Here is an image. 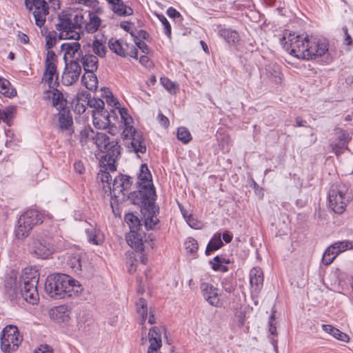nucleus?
Returning a JSON list of instances; mask_svg holds the SVG:
<instances>
[{
  "instance_id": "obj_21",
  "label": "nucleus",
  "mask_w": 353,
  "mask_h": 353,
  "mask_svg": "<svg viewBox=\"0 0 353 353\" xmlns=\"http://www.w3.org/2000/svg\"><path fill=\"white\" fill-rule=\"evenodd\" d=\"M20 294L26 302L32 305L37 304L39 300L37 284L20 285Z\"/></svg>"
},
{
  "instance_id": "obj_23",
  "label": "nucleus",
  "mask_w": 353,
  "mask_h": 353,
  "mask_svg": "<svg viewBox=\"0 0 353 353\" xmlns=\"http://www.w3.org/2000/svg\"><path fill=\"white\" fill-rule=\"evenodd\" d=\"M348 141L349 134L342 131L338 137L330 143L332 152H334L336 156L341 155L345 150H347V145Z\"/></svg>"
},
{
  "instance_id": "obj_44",
  "label": "nucleus",
  "mask_w": 353,
  "mask_h": 353,
  "mask_svg": "<svg viewBox=\"0 0 353 353\" xmlns=\"http://www.w3.org/2000/svg\"><path fill=\"white\" fill-rule=\"evenodd\" d=\"M89 21L85 24V28L88 32L93 33L96 32L101 24V19L93 12H89Z\"/></svg>"
},
{
  "instance_id": "obj_41",
  "label": "nucleus",
  "mask_w": 353,
  "mask_h": 353,
  "mask_svg": "<svg viewBox=\"0 0 353 353\" xmlns=\"http://www.w3.org/2000/svg\"><path fill=\"white\" fill-rule=\"evenodd\" d=\"M112 10L119 16H129L132 14V10L126 6L122 0L115 1L111 4Z\"/></svg>"
},
{
  "instance_id": "obj_27",
  "label": "nucleus",
  "mask_w": 353,
  "mask_h": 353,
  "mask_svg": "<svg viewBox=\"0 0 353 353\" xmlns=\"http://www.w3.org/2000/svg\"><path fill=\"white\" fill-rule=\"evenodd\" d=\"M39 274L35 267H27L23 270L20 277V285L38 284Z\"/></svg>"
},
{
  "instance_id": "obj_16",
  "label": "nucleus",
  "mask_w": 353,
  "mask_h": 353,
  "mask_svg": "<svg viewBox=\"0 0 353 353\" xmlns=\"http://www.w3.org/2000/svg\"><path fill=\"white\" fill-rule=\"evenodd\" d=\"M92 123L94 126L99 130L106 129L110 126V117L116 116L115 110L92 111Z\"/></svg>"
},
{
  "instance_id": "obj_32",
  "label": "nucleus",
  "mask_w": 353,
  "mask_h": 353,
  "mask_svg": "<svg viewBox=\"0 0 353 353\" xmlns=\"http://www.w3.org/2000/svg\"><path fill=\"white\" fill-rule=\"evenodd\" d=\"M88 240L94 245H100L104 241V235L99 229L93 228L92 225L85 229Z\"/></svg>"
},
{
  "instance_id": "obj_47",
  "label": "nucleus",
  "mask_w": 353,
  "mask_h": 353,
  "mask_svg": "<svg viewBox=\"0 0 353 353\" xmlns=\"http://www.w3.org/2000/svg\"><path fill=\"white\" fill-rule=\"evenodd\" d=\"M160 82L163 88L171 94H176L179 91L178 85L168 77H161Z\"/></svg>"
},
{
  "instance_id": "obj_50",
  "label": "nucleus",
  "mask_w": 353,
  "mask_h": 353,
  "mask_svg": "<svg viewBox=\"0 0 353 353\" xmlns=\"http://www.w3.org/2000/svg\"><path fill=\"white\" fill-rule=\"evenodd\" d=\"M125 221L128 225L130 230L141 229L140 221L132 213H128L125 216Z\"/></svg>"
},
{
  "instance_id": "obj_17",
  "label": "nucleus",
  "mask_w": 353,
  "mask_h": 353,
  "mask_svg": "<svg viewBox=\"0 0 353 353\" xmlns=\"http://www.w3.org/2000/svg\"><path fill=\"white\" fill-rule=\"evenodd\" d=\"M201 294L205 300L211 305L218 307L220 303L218 288L209 283H202L200 286Z\"/></svg>"
},
{
  "instance_id": "obj_26",
  "label": "nucleus",
  "mask_w": 353,
  "mask_h": 353,
  "mask_svg": "<svg viewBox=\"0 0 353 353\" xmlns=\"http://www.w3.org/2000/svg\"><path fill=\"white\" fill-rule=\"evenodd\" d=\"M4 289L10 300H13L17 294V274L15 272H11L6 276Z\"/></svg>"
},
{
  "instance_id": "obj_60",
  "label": "nucleus",
  "mask_w": 353,
  "mask_h": 353,
  "mask_svg": "<svg viewBox=\"0 0 353 353\" xmlns=\"http://www.w3.org/2000/svg\"><path fill=\"white\" fill-rule=\"evenodd\" d=\"M128 272L130 274L134 273L137 268V259L134 256H130L126 261Z\"/></svg>"
},
{
  "instance_id": "obj_1",
  "label": "nucleus",
  "mask_w": 353,
  "mask_h": 353,
  "mask_svg": "<svg viewBox=\"0 0 353 353\" xmlns=\"http://www.w3.org/2000/svg\"><path fill=\"white\" fill-rule=\"evenodd\" d=\"M46 293L52 298L65 299L79 296L83 288L72 276L65 274L49 275L45 283Z\"/></svg>"
},
{
  "instance_id": "obj_28",
  "label": "nucleus",
  "mask_w": 353,
  "mask_h": 353,
  "mask_svg": "<svg viewBox=\"0 0 353 353\" xmlns=\"http://www.w3.org/2000/svg\"><path fill=\"white\" fill-rule=\"evenodd\" d=\"M311 45V50H312V51H316V52H314L312 59L322 57L328 50V43L325 39H319L312 36Z\"/></svg>"
},
{
  "instance_id": "obj_37",
  "label": "nucleus",
  "mask_w": 353,
  "mask_h": 353,
  "mask_svg": "<svg viewBox=\"0 0 353 353\" xmlns=\"http://www.w3.org/2000/svg\"><path fill=\"white\" fill-rule=\"evenodd\" d=\"M81 81L87 89L91 91L97 89L98 79L94 72H85Z\"/></svg>"
},
{
  "instance_id": "obj_35",
  "label": "nucleus",
  "mask_w": 353,
  "mask_h": 353,
  "mask_svg": "<svg viewBox=\"0 0 353 353\" xmlns=\"http://www.w3.org/2000/svg\"><path fill=\"white\" fill-rule=\"evenodd\" d=\"M323 330L332 336L337 340L341 341L343 342H347L350 339V337L345 333L341 332L336 327L332 326V325H322Z\"/></svg>"
},
{
  "instance_id": "obj_13",
  "label": "nucleus",
  "mask_w": 353,
  "mask_h": 353,
  "mask_svg": "<svg viewBox=\"0 0 353 353\" xmlns=\"http://www.w3.org/2000/svg\"><path fill=\"white\" fill-rule=\"evenodd\" d=\"M31 250L37 256L47 259L53 254L54 246L46 239H35L32 242Z\"/></svg>"
},
{
  "instance_id": "obj_40",
  "label": "nucleus",
  "mask_w": 353,
  "mask_h": 353,
  "mask_svg": "<svg viewBox=\"0 0 353 353\" xmlns=\"http://www.w3.org/2000/svg\"><path fill=\"white\" fill-rule=\"evenodd\" d=\"M223 245L220 232L215 233L211 238L205 249V254L210 255L212 252L219 250Z\"/></svg>"
},
{
  "instance_id": "obj_5",
  "label": "nucleus",
  "mask_w": 353,
  "mask_h": 353,
  "mask_svg": "<svg viewBox=\"0 0 353 353\" xmlns=\"http://www.w3.org/2000/svg\"><path fill=\"white\" fill-rule=\"evenodd\" d=\"M57 43V32H49L46 36V47L48 50L45 60V71L43 75V81L48 83L50 87H54L57 83L59 74L57 70V57L51 50Z\"/></svg>"
},
{
  "instance_id": "obj_18",
  "label": "nucleus",
  "mask_w": 353,
  "mask_h": 353,
  "mask_svg": "<svg viewBox=\"0 0 353 353\" xmlns=\"http://www.w3.org/2000/svg\"><path fill=\"white\" fill-rule=\"evenodd\" d=\"M131 182L130 178L125 175L120 174L114 178L113 183L111 184V193L115 197H119L121 195L125 194V191L130 188Z\"/></svg>"
},
{
  "instance_id": "obj_64",
  "label": "nucleus",
  "mask_w": 353,
  "mask_h": 353,
  "mask_svg": "<svg viewBox=\"0 0 353 353\" xmlns=\"http://www.w3.org/2000/svg\"><path fill=\"white\" fill-rule=\"evenodd\" d=\"M34 353H52V350L47 345H42L36 349Z\"/></svg>"
},
{
  "instance_id": "obj_43",
  "label": "nucleus",
  "mask_w": 353,
  "mask_h": 353,
  "mask_svg": "<svg viewBox=\"0 0 353 353\" xmlns=\"http://www.w3.org/2000/svg\"><path fill=\"white\" fill-rule=\"evenodd\" d=\"M0 93L7 97H12L16 95L17 92L8 80L0 77Z\"/></svg>"
},
{
  "instance_id": "obj_36",
  "label": "nucleus",
  "mask_w": 353,
  "mask_h": 353,
  "mask_svg": "<svg viewBox=\"0 0 353 353\" xmlns=\"http://www.w3.org/2000/svg\"><path fill=\"white\" fill-rule=\"evenodd\" d=\"M59 124L62 130H68L72 124V117L68 109L59 110Z\"/></svg>"
},
{
  "instance_id": "obj_19",
  "label": "nucleus",
  "mask_w": 353,
  "mask_h": 353,
  "mask_svg": "<svg viewBox=\"0 0 353 353\" xmlns=\"http://www.w3.org/2000/svg\"><path fill=\"white\" fill-rule=\"evenodd\" d=\"M145 233L141 230H130L126 235V241L128 244L136 252H143V237Z\"/></svg>"
},
{
  "instance_id": "obj_46",
  "label": "nucleus",
  "mask_w": 353,
  "mask_h": 353,
  "mask_svg": "<svg viewBox=\"0 0 353 353\" xmlns=\"http://www.w3.org/2000/svg\"><path fill=\"white\" fill-rule=\"evenodd\" d=\"M96 133L90 127H85L80 132V141L86 144L89 141L93 143Z\"/></svg>"
},
{
  "instance_id": "obj_54",
  "label": "nucleus",
  "mask_w": 353,
  "mask_h": 353,
  "mask_svg": "<svg viewBox=\"0 0 353 353\" xmlns=\"http://www.w3.org/2000/svg\"><path fill=\"white\" fill-rule=\"evenodd\" d=\"M184 246L186 252L192 254H196L199 248L197 241L192 237H188L185 240Z\"/></svg>"
},
{
  "instance_id": "obj_7",
  "label": "nucleus",
  "mask_w": 353,
  "mask_h": 353,
  "mask_svg": "<svg viewBox=\"0 0 353 353\" xmlns=\"http://www.w3.org/2000/svg\"><path fill=\"white\" fill-rule=\"evenodd\" d=\"M83 17L76 15L75 22L66 14L60 15L59 17V22L56 24V28L59 32L60 39H74L79 40L80 39V31L81 26L79 21H81Z\"/></svg>"
},
{
  "instance_id": "obj_25",
  "label": "nucleus",
  "mask_w": 353,
  "mask_h": 353,
  "mask_svg": "<svg viewBox=\"0 0 353 353\" xmlns=\"http://www.w3.org/2000/svg\"><path fill=\"white\" fill-rule=\"evenodd\" d=\"M70 310L65 305L57 306L50 311L51 317L58 323H68L70 320Z\"/></svg>"
},
{
  "instance_id": "obj_48",
  "label": "nucleus",
  "mask_w": 353,
  "mask_h": 353,
  "mask_svg": "<svg viewBox=\"0 0 353 353\" xmlns=\"http://www.w3.org/2000/svg\"><path fill=\"white\" fill-rule=\"evenodd\" d=\"M31 230L30 227L18 222V225L14 231L15 236L19 240H23L29 235Z\"/></svg>"
},
{
  "instance_id": "obj_24",
  "label": "nucleus",
  "mask_w": 353,
  "mask_h": 353,
  "mask_svg": "<svg viewBox=\"0 0 353 353\" xmlns=\"http://www.w3.org/2000/svg\"><path fill=\"white\" fill-rule=\"evenodd\" d=\"M19 223L27 225L32 230L36 225L42 223V217L37 210H30L20 216Z\"/></svg>"
},
{
  "instance_id": "obj_59",
  "label": "nucleus",
  "mask_w": 353,
  "mask_h": 353,
  "mask_svg": "<svg viewBox=\"0 0 353 353\" xmlns=\"http://www.w3.org/2000/svg\"><path fill=\"white\" fill-rule=\"evenodd\" d=\"M13 112L14 109L12 108H7L2 113H1V120H3L4 122L10 125V123L12 119Z\"/></svg>"
},
{
  "instance_id": "obj_20",
  "label": "nucleus",
  "mask_w": 353,
  "mask_h": 353,
  "mask_svg": "<svg viewBox=\"0 0 353 353\" xmlns=\"http://www.w3.org/2000/svg\"><path fill=\"white\" fill-rule=\"evenodd\" d=\"M139 188V196L141 202L148 207L154 206L157 195L153 184L140 185Z\"/></svg>"
},
{
  "instance_id": "obj_31",
  "label": "nucleus",
  "mask_w": 353,
  "mask_h": 353,
  "mask_svg": "<svg viewBox=\"0 0 353 353\" xmlns=\"http://www.w3.org/2000/svg\"><path fill=\"white\" fill-rule=\"evenodd\" d=\"M230 261L229 259L225 258L223 255H217L210 261L211 268L214 271H219L221 272H227L229 269L226 264H229Z\"/></svg>"
},
{
  "instance_id": "obj_34",
  "label": "nucleus",
  "mask_w": 353,
  "mask_h": 353,
  "mask_svg": "<svg viewBox=\"0 0 353 353\" xmlns=\"http://www.w3.org/2000/svg\"><path fill=\"white\" fill-rule=\"evenodd\" d=\"M148 214L145 213L144 214L145 226L148 230H152L155 228V226L159 222V219L156 214L158 210L156 209L155 206L148 207Z\"/></svg>"
},
{
  "instance_id": "obj_11",
  "label": "nucleus",
  "mask_w": 353,
  "mask_h": 353,
  "mask_svg": "<svg viewBox=\"0 0 353 353\" xmlns=\"http://www.w3.org/2000/svg\"><path fill=\"white\" fill-rule=\"evenodd\" d=\"M127 139H130V142L128 143V149L139 156V154H144L146 152V142L143 134L134 129L131 135H123Z\"/></svg>"
},
{
  "instance_id": "obj_39",
  "label": "nucleus",
  "mask_w": 353,
  "mask_h": 353,
  "mask_svg": "<svg viewBox=\"0 0 353 353\" xmlns=\"http://www.w3.org/2000/svg\"><path fill=\"white\" fill-rule=\"evenodd\" d=\"M138 185H152V174L148 169V167L146 164H142L139 169V172L138 174Z\"/></svg>"
},
{
  "instance_id": "obj_12",
  "label": "nucleus",
  "mask_w": 353,
  "mask_h": 353,
  "mask_svg": "<svg viewBox=\"0 0 353 353\" xmlns=\"http://www.w3.org/2000/svg\"><path fill=\"white\" fill-rule=\"evenodd\" d=\"M81 72L79 62L72 61L66 63L65 68L62 74V83L65 85H70L75 83Z\"/></svg>"
},
{
  "instance_id": "obj_42",
  "label": "nucleus",
  "mask_w": 353,
  "mask_h": 353,
  "mask_svg": "<svg viewBox=\"0 0 353 353\" xmlns=\"http://www.w3.org/2000/svg\"><path fill=\"white\" fill-rule=\"evenodd\" d=\"M67 265L73 272L79 274L82 267L80 254L74 253L68 256Z\"/></svg>"
},
{
  "instance_id": "obj_15",
  "label": "nucleus",
  "mask_w": 353,
  "mask_h": 353,
  "mask_svg": "<svg viewBox=\"0 0 353 353\" xmlns=\"http://www.w3.org/2000/svg\"><path fill=\"white\" fill-rule=\"evenodd\" d=\"M61 50L63 53V59L66 63H68V61L79 62L82 52L81 45L78 41L64 43L61 45Z\"/></svg>"
},
{
  "instance_id": "obj_30",
  "label": "nucleus",
  "mask_w": 353,
  "mask_h": 353,
  "mask_svg": "<svg viewBox=\"0 0 353 353\" xmlns=\"http://www.w3.org/2000/svg\"><path fill=\"white\" fill-rule=\"evenodd\" d=\"M121 119L122 122L124 125V128L122 132L123 135H131L132 132H134V129H135L132 125V118L128 114V111L124 108H118L117 111Z\"/></svg>"
},
{
  "instance_id": "obj_10",
  "label": "nucleus",
  "mask_w": 353,
  "mask_h": 353,
  "mask_svg": "<svg viewBox=\"0 0 353 353\" xmlns=\"http://www.w3.org/2000/svg\"><path fill=\"white\" fill-rule=\"evenodd\" d=\"M108 46L110 49L120 57H125L128 55L138 59L137 50L133 45L130 46L123 39L112 38L109 40Z\"/></svg>"
},
{
  "instance_id": "obj_49",
  "label": "nucleus",
  "mask_w": 353,
  "mask_h": 353,
  "mask_svg": "<svg viewBox=\"0 0 353 353\" xmlns=\"http://www.w3.org/2000/svg\"><path fill=\"white\" fill-rule=\"evenodd\" d=\"M88 320V314L83 313L79 314L77 318V326L75 328L71 329V334H74L77 332H83L85 329V324Z\"/></svg>"
},
{
  "instance_id": "obj_45",
  "label": "nucleus",
  "mask_w": 353,
  "mask_h": 353,
  "mask_svg": "<svg viewBox=\"0 0 353 353\" xmlns=\"http://www.w3.org/2000/svg\"><path fill=\"white\" fill-rule=\"evenodd\" d=\"M332 245V249H334L336 254H339L353 248V241L350 240H345L341 241H336Z\"/></svg>"
},
{
  "instance_id": "obj_58",
  "label": "nucleus",
  "mask_w": 353,
  "mask_h": 353,
  "mask_svg": "<svg viewBox=\"0 0 353 353\" xmlns=\"http://www.w3.org/2000/svg\"><path fill=\"white\" fill-rule=\"evenodd\" d=\"M106 101L110 106L114 108L113 110H115L116 113L117 111L118 110V108H121L118 100L116 98H114L112 94L110 92L106 95Z\"/></svg>"
},
{
  "instance_id": "obj_4",
  "label": "nucleus",
  "mask_w": 353,
  "mask_h": 353,
  "mask_svg": "<svg viewBox=\"0 0 353 353\" xmlns=\"http://www.w3.org/2000/svg\"><path fill=\"white\" fill-rule=\"evenodd\" d=\"M93 143L99 151L105 153L99 161V165L106 167V169L116 170L115 162L120 154V145L117 141L110 140L105 133L97 132Z\"/></svg>"
},
{
  "instance_id": "obj_61",
  "label": "nucleus",
  "mask_w": 353,
  "mask_h": 353,
  "mask_svg": "<svg viewBox=\"0 0 353 353\" xmlns=\"http://www.w3.org/2000/svg\"><path fill=\"white\" fill-rule=\"evenodd\" d=\"M270 77L272 78V81H274L276 83L281 82L283 75H282V74L280 71V69L278 66H275L274 72L270 74Z\"/></svg>"
},
{
  "instance_id": "obj_63",
  "label": "nucleus",
  "mask_w": 353,
  "mask_h": 353,
  "mask_svg": "<svg viewBox=\"0 0 353 353\" xmlns=\"http://www.w3.org/2000/svg\"><path fill=\"white\" fill-rule=\"evenodd\" d=\"M166 14L169 17L174 19H181L182 18L181 14L179 13V12H178L175 8L172 7H170L167 10Z\"/></svg>"
},
{
  "instance_id": "obj_53",
  "label": "nucleus",
  "mask_w": 353,
  "mask_h": 353,
  "mask_svg": "<svg viewBox=\"0 0 353 353\" xmlns=\"http://www.w3.org/2000/svg\"><path fill=\"white\" fill-rule=\"evenodd\" d=\"M92 50L99 57H103L106 54V48L105 44L98 39L93 41Z\"/></svg>"
},
{
  "instance_id": "obj_29",
  "label": "nucleus",
  "mask_w": 353,
  "mask_h": 353,
  "mask_svg": "<svg viewBox=\"0 0 353 353\" xmlns=\"http://www.w3.org/2000/svg\"><path fill=\"white\" fill-rule=\"evenodd\" d=\"M101 170L97 174V179H100L102 183V188L105 192L111 193L112 186V176L110 174V172H114L115 170H112L109 169H106V167L102 166L100 165Z\"/></svg>"
},
{
  "instance_id": "obj_9",
  "label": "nucleus",
  "mask_w": 353,
  "mask_h": 353,
  "mask_svg": "<svg viewBox=\"0 0 353 353\" xmlns=\"http://www.w3.org/2000/svg\"><path fill=\"white\" fill-rule=\"evenodd\" d=\"M27 9L32 10L35 24L41 28L46 23L49 14V7L44 0H24Z\"/></svg>"
},
{
  "instance_id": "obj_8",
  "label": "nucleus",
  "mask_w": 353,
  "mask_h": 353,
  "mask_svg": "<svg viewBox=\"0 0 353 353\" xmlns=\"http://www.w3.org/2000/svg\"><path fill=\"white\" fill-rule=\"evenodd\" d=\"M23 341V337L17 326H6L1 337V349L3 353H12L16 351Z\"/></svg>"
},
{
  "instance_id": "obj_38",
  "label": "nucleus",
  "mask_w": 353,
  "mask_h": 353,
  "mask_svg": "<svg viewBox=\"0 0 353 353\" xmlns=\"http://www.w3.org/2000/svg\"><path fill=\"white\" fill-rule=\"evenodd\" d=\"M85 72H94L98 67V58L92 54H85L81 59Z\"/></svg>"
},
{
  "instance_id": "obj_6",
  "label": "nucleus",
  "mask_w": 353,
  "mask_h": 353,
  "mask_svg": "<svg viewBox=\"0 0 353 353\" xmlns=\"http://www.w3.org/2000/svg\"><path fill=\"white\" fill-rule=\"evenodd\" d=\"M347 187L342 183L332 185L328 194L330 208L337 214H342L350 201Z\"/></svg>"
},
{
  "instance_id": "obj_62",
  "label": "nucleus",
  "mask_w": 353,
  "mask_h": 353,
  "mask_svg": "<svg viewBox=\"0 0 353 353\" xmlns=\"http://www.w3.org/2000/svg\"><path fill=\"white\" fill-rule=\"evenodd\" d=\"M187 223L194 229H199L200 228V223L195 220L192 215L185 216L183 214Z\"/></svg>"
},
{
  "instance_id": "obj_14",
  "label": "nucleus",
  "mask_w": 353,
  "mask_h": 353,
  "mask_svg": "<svg viewBox=\"0 0 353 353\" xmlns=\"http://www.w3.org/2000/svg\"><path fill=\"white\" fill-rule=\"evenodd\" d=\"M250 292L252 296H257L263 286L264 276L259 267L252 268L249 273Z\"/></svg>"
},
{
  "instance_id": "obj_57",
  "label": "nucleus",
  "mask_w": 353,
  "mask_h": 353,
  "mask_svg": "<svg viewBox=\"0 0 353 353\" xmlns=\"http://www.w3.org/2000/svg\"><path fill=\"white\" fill-rule=\"evenodd\" d=\"M90 99V94L87 91H83L77 94L74 101L79 104L88 105Z\"/></svg>"
},
{
  "instance_id": "obj_33",
  "label": "nucleus",
  "mask_w": 353,
  "mask_h": 353,
  "mask_svg": "<svg viewBox=\"0 0 353 353\" xmlns=\"http://www.w3.org/2000/svg\"><path fill=\"white\" fill-rule=\"evenodd\" d=\"M218 35L229 44L235 45L239 41V33L231 29L221 28L218 31Z\"/></svg>"
},
{
  "instance_id": "obj_55",
  "label": "nucleus",
  "mask_w": 353,
  "mask_h": 353,
  "mask_svg": "<svg viewBox=\"0 0 353 353\" xmlns=\"http://www.w3.org/2000/svg\"><path fill=\"white\" fill-rule=\"evenodd\" d=\"M157 17L159 20L161 21L162 26H163L164 32L165 35L169 38L171 39L172 36V28L171 26L166 19V17L163 14H158Z\"/></svg>"
},
{
  "instance_id": "obj_2",
  "label": "nucleus",
  "mask_w": 353,
  "mask_h": 353,
  "mask_svg": "<svg viewBox=\"0 0 353 353\" xmlns=\"http://www.w3.org/2000/svg\"><path fill=\"white\" fill-rule=\"evenodd\" d=\"M312 37V35L285 32L281 42L283 48L290 54L299 59L311 60L314 52H316L310 48Z\"/></svg>"
},
{
  "instance_id": "obj_3",
  "label": "nucleus",
  "mask_w": 353,
  "mask_h": 353,
  "mask_svg": "<svg viewBox=\"0 0 353 353\" xmlns=\"http://www.w3.org/2000/svg\"><path fill=\"white\" fill-rule=\"evenodd\" d=\"M137 312L141 316V324L143 325L141 331V345H148V353H158L162 346L161 329L154 326L151 327L148 334L145 330L144 323L148 317V307L146 301L140 299L136 303Z\"/></svg>"
},
{
  "instance_id": "obj_51",
  "label": "nucleus",
  "mask_w": 353,
  "mask_h": 353,
  "mask_svg": "<svg viewBox=\"0 0 353 353\" xmlns=\"http://www.w3.org/2000/svg\"><path fill=\"white\" fill-rule=\"evenodd\" d=\"M177 139L182 143L186 144L192 140V135L189 130L185 127H179L177 129Z\"/></svg>"
},
{
  "instance_id": "obj_52",
  "label": "nucleus",
  "mask_w": 353,
  "mask_h": 353,
  "mask_svg": "<svg viewBox=\"0 0 353 353\" xmlns=\"http://www.w3.org/2000/svg\"><path fill=\"white\" fill-rule=\"evenodd\" d=\"M337 256L338 254L334 249H332V245H330L325 251L322 258V261L323 264L328 265L332 263Z\"/></svg>"
},
{
  "instance_id": "obj_56",
  "label": "nucleus",
  "mask_w": 353,
  "mask_h": 353,
  "mask_svg": "<svg viewBox=\"0 0 353 353\" xmlns=\"http://www.w3.org/2000/svg\"><path fill=\"white\" fill-rule=\"evenodd\" d=\"M88 105L93 108L92 111L105 110L104 109V102L100 99H90L88 101Z\"/></svg>"
},
{
  "instance_id": "obj_22",
  "label": "nucleus",
  "mask_w": 353,
  "mask_h": 353,
  "mask_svg": "<svg viewBox=\"0 0 353 353\" xmlns=\"http://www.w3.org/2000/svg\"><path fill=\"white\" fill-rule=\"evenodd\" d=\"M42 81L45 83H46L50 88V90L48 91V94H49L48 97L52 98L53 105L58 110L67 109L66 106H67L68 102H67L66 99L64 98L62 92H61L57 89H56V88L59 85V82L57 81V83L54 87H50L48 83L43 81V80H42Z\"/></svg>"
}]
</instances>
